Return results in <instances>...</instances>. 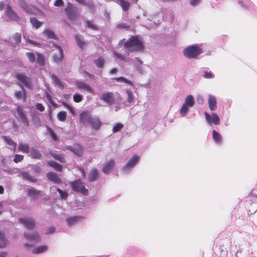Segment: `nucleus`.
Masks as SVG:
<instances>
[{"instance_id":"f257e3e1","label":"nucleus","mask_w":257,"mask_h":257,"mask_svg":"<svg viewBox=\"0 0 257 257\" xmlns=\"http://www.w3.org/2000/svg\"><path fill=\"white\" fill-rule=\"evenodd\" d=\"M124 47L128 52L142 51L144 48L142 40L138 36H133L124 44Z\"/></svg>"},{"instance_id":"f03ea898","label":"nucleus","mask_w":257,"mask_h":257,"mask_svg":"<svg viewBox=\"0 0 257 257\" xmlns=\"http://www.w3.org/2000/svg\"><path fill=\"white\" fill-rule=\"evenodd\" d=\"M202 52V49L196 45L188 47L183 50L184 56L189 59L197 58Z\"/></svg>"},{"instance_id":"7ed1b4c3","label":"nucleus","mask_w":257,"mask_h":257,"mask_svg":"<svg viewBox=\"0 0 257 257\" xmlns=\"http://www.w3.org/2000/svg\"><path fill=\"white\" fill-rule=\"evenodd\" d=\"M70 185L72 189L76 192H80L85 195L88 193V190L85 188L83 183L79 180L72 182Z\"/></svg>"},{"instance_id":"20e7f679","label":"nucleus","mask_w":257,"mask_h":257,"mask_svg":"<svg viewBox=\"0 0 257 257\" xmlns=\"http://www.w3.org/2000/svg\"><path fill=\"white\" fill-rule=\"evenodd\" d=\"M53 47L54 48L53 49L54 61L57 63L59 62L63 58V50L60 46L54 44L53 45Z\"/></svg>"},{"instance_id":"39448f33","label":"nucleus","mask_w":257,"mask_h":257,"mask_svg":"<svg viewBox=\"0 0 257 257\" xmlns=\"http://www.w3.org/2000/svg\"><path fill=\"white\" fill-rule=\"evenodd\" d=\"M140 157L137 155H134L128 161L126 165L122 169L123 173H127L130 172V170L133 168L139 162Z\"/></svg>"},{"instance_id":"423d86ee","label":"nucleus","mask_w":257,"mask_h":257,"mask_svg":"<svg viewBox=\"0 0 257 257\" xmlns=\"http://www.w3.org/2000/svg\"><path fill=\"white\" fill-rule=\"evenodd\" d=\"M100 99L106 103L108 105H112L115 103L114 94L112 92L103 93L101 94Z\"/></svg>"},{"instance_id":"0eeeda50","label":"nucleus","mask_w":257,"mask_h":257,"mask_svg":"<svg viewBox=\"0 0 257 257\" xmlns=\"http://www.w3.org/2000/svg\"><path fill=\"white\" fill-rule=\"evenodd\" d=\"M67 16L72 21H75L77 19L78 13L76 8L71 5L68 6L65 10Z\"/></svg>"},{"instance_id":"6e6552de","label":"nucleus","mask_w":257,"mask_h":257,"mask_svg":"<svg viewBox=\"0 0 257 257\" xmlns=\"http://www.w3.org/2000/svg\"><path fill=\"white\" fill-rule=\"evenodd\" d=\"M19 222L28 229H33L35 226V221L31 217H24L19 219Z\"/></svg>"},{"instance_id":"1a4fd4ad","label":"nucleus","mask_w":257,"mask_h":257,"mask_svg":"<svg viewBox=\"0 0 257 257\" xmlns=\"http://www.w3.org/2000/svg\"><path fill=\"white\" fill-rule=\"evenodd\" d=\"M204 114L206 120L209 124H210L211 123H213L215 125L219 124L220 118L216 113H212L210 115L207 112H205Z\"/></svg>"},{"instance_id":"9d476101","label":"nucleus","mask_w":257,"mask_h":257,"mask_svg":"<svg viewBox=\"0 0 257 257\" xmlns=\"http://www.w3.org/2000/svg\"><path fill=\"white\" fill-rule=\"evenodd\" d=\"M5 14L11 20L18 21L19 19V17L12 10L10 5L7 6Z\"/></svg>"},{"instance_id":"9b49d317","label":"nucleus","mask_w":257,"mask_h":257,"mask_svg":"<svg viewBox=\"0 0 257 257\" xmlns=\"http://www.w3.org/2000/svg\"><path fill=\"white\" fill-rule=\"evenodd\" d=\"M24 235L27 240L30 241L37 243L40 240V236L37 232L31 233H24Z\"/></svg>"},{"instance_id":"f8f14e48","label":"nucleus","mask_w":257,"mask_h":257,"mask_svg":"<svg viewBox=\"0 0 257 257\" xmlns=\"http://www.w3.org/2000/svg\"><path fill=\"white\" fill-rule=\"evenodd\" d=\"M16 78L22 82L26 87H30L31 82L30 79L26 76L22 74H17L15 75Z\"/></svg>"},{"instance_id":"ddd939ff","label":"nucleus","mask_w":257,"mask_h":257,"mask_svg":"<svg viewBox=\"0 0 257 257\" xmlns=\"http://www.w3.org/2000/svg\"><path fill=\"white\" fill-rule=\"evenodd\" d=\"M115 165V161L112 160H109L103 167L102 171L105 174H108L112 169Z\"/></svg>"},{"instance_id":"4468645a","label":"nucleus","mask_w":257,"mask_h":257,"mask_svg":"<svg viewBox=\"0 0 257 257\" xmlns=\"http://www.w3.org/2000/svg\"><path fill=\"white\" fill-rule=\"evenodd\" d=\"M92 117L88 112L84 111L80 114L79 119L81 122L86 124L89 123Z\"/></svg>"},{"instance_id":"2eb2a0df","label":"nucleus","mask_w":257,"mask_h":257,"mask_svg":"<svg viewBox=\"0 0 257 257\" xmlns=\"http://www.w3.org/2000/svg\"><path fill=\"white\" fill-rule=\"evenodd\" d=\"M68 149L78 157H80L83 154V149L79 145H75L73 147H68Z\"/></svg>"},{"instance_id":"dca6fc26","label":"nucleus","mask_w":257,"mask_h":257,"mask_svg":"<svg viewBox=\"0 0 257 257\" xmlns=\"http://www.w3.org/2000/svg\"><path fill=\"white\" fill-rule=\"evenodd\" d=\"M94 130H98L101 125V122L97 117H92L88 123Z\"/></svg>"},{"instance_id":"f3484780","label":"nucleus","mask_w":257,"mask_h":257,"mask_svg":"<svg viewBox=\"0 0 257 257\" xmlns=\"http://www.w3.org/2000/svg\"><path fill=\"white\" fill-rule=\"evenodd\" d=\"M208 106L211 110H215L217 107L216 98L212 95H208Z\"/></svg>"},{"instance_id":"a211bd4d","label":"nucleus","mask_w":257,"mask_h":257,"mask_svg":"<svg viewBox=\"0 0 257 257\" xmlns=\"http://www.w3.org/2000/svg\"><path fill=\"white\" fill-rule=\"evenodd\" d=\"M17 111L19 117H20L21 121L26 126L29 125V121L27 120V118L24 112H23L22 109L18 106L17 108Z\"/></svg>"},{"instance_id":"6ab92c4d","label":"nucleus","mask_w":257,"mask_h":257,"mask_svg":"<svg viewBox=\"0 0 257 257\" xmlns=\"http://www.w3.org/2000/svg\"><path fill=\"white\" fill-rule=\"evenodd\" d=\"M83 217L81 216H74L67 218L66 221L68 225L72 226L81 221Z\"/></svg>"},{"instance_id":"aec40b11","label":"nucleus","mask_w":257,"mask_h":257,"mask_svg":"<svg viewBox=\"0 0 257 257\" xmlns=\"http://www.w3.org/2000/svg\"><path fill=\"white\" fill-rule=\"evenodd\" d=\"M47 177L49 180L54 182L55 183H60L61 182V179L54 173H48L47 174Z\"/></svg>"},{"instance_id":"412c9836","label":"nucleus","mask_w":257,"mask_h":257,"mask_svg":"<svg viewBox=\"0 0 257 257\" xmlns=\"http://www.w3.org/2000/svg\"><path fill=\"white\" fill-rule=\"evenodd\" d=\"M76 85L79 89H84L90 93L93 92V90L91 88V87L84 82L81 81H77L76 82Z\"/></svg>"},{"instance_id":"4be33fe9","label":"nucleus","mask_w":257,"mask_h":257,"mask_svg":"<svg viewBox=\"0 0 257 257\" xmlns=\"http://www.w3.org/2000/svg\"><path fill=\"white\" fill-rule=\"evenodd\" d=\"M20 176L25 180L32 182L37 181V179L32 176L31 174L27 172H22L20 173Z\"/></svg>"},{"instance_id":"5701e85b","label":"nucleus","mask_w":257,"mask_h":257,"mask_svg":"<svg viewBox=\"0 0 257 257\" xmlns=\"http://www.w3.org/2000/svg\"><path fill=\"white\" fill-rule=\"evenodd\" d=\"M98 176V171L96 169L93 168L88 174V180L90 181H94Z\"/></svg>"},{"instance_id":"b1692460","label":"nucleus","mask_w":257,"mask_h":257,"mask_svg":"<svg viewBox=\"0 0 257 257\" xmlns=\"http://www.w3.org/2000/svg\"><path fill=\"white\" fill-rule=\"evenodd\" d=\"M48 249V246L43 245L34 248L32 252L33 254H38L45 252Z\"/></svg>"},{"instance_id":"393cba45","label":"nucleus","mask_w":257,"mask_h":257,"mask_svg":"<svg viewBox=\"0 0 257 257\" xmlns=\"http://www.w3.org/2000/svg\"><path fill=\"white\" fill-rule=\"evenodd\" d=\"M117 4L119 5L123 11H126L128 10L130 4V3L125 0H117Z\"/></svg>"},{"instance_id":"a878e982","label":"nucleus","mask_w":257,"mask_h":257,"mask_svg":"<svg viewBox=\"0 0 257 257\" xmlns=\"http://www.w3.org/2000/svg\"><path fill=\"white\" fill-rule=\"evenodd\" d=\"M194 104V100L192 95H189L186 97L185 100V102L183 104L185 105L190 107H192Z\"/></svg>"},{"instance_id":"bb28decb","label":"nucleus","mask_w":257,"mask_h":257,"mask_svg":"<svg viewBox=\"0 0 257 257\" xmlns=\"http://www.w3.org/2000/svg\"><path fill=\"white\" fill-rule=\"evenodd\" d=\"M28 195L31 197H36L40 195L41 192L34 188L31 187L27 190Z\"/></svg>"},{"instance_id":"cd10ccee","label":"nucleus","mask_w":257,"mask_h":257,"mask_svg":"<svg viewBox=\"0 0 257 257\" xmlns=\"http://www.w3.org/2000/svg\"><path fill=\"white\" fill-rule=\"evenodd\" d=\"M18 149L19 151L24 153H28L29 152V146L27 144L20 143Z\"/></svg>"},{"instance_id":"c85d7f7f","label":"nucleus","mask_w":257,"mask_h":257,"mask_svg":"<svg viewBox=\"0 0 257 257\" xmlns=\"http://www.w3.org/2000/svg\"><path fill=\"white\" fill-rule=\"evenodd\" d=\"M75 39L77 45L81 49H83L86 46V43L82 39L79 35H75Z\"/></svg>"},{"instance_id":"c756f323","label":"nucleus","mask_w":257,"mask_h":257,"mask_svg":"<svg viewBox=\"0 0 257 257\" xmlns=\"http://www.w3.org/2000/svg\"><path fill=\"white\" fill-rule=\"evenodd\" d=\"M212 137L215 142L218 144H220L222 142V138L220 135L216 131L213 130L212 132Z\"/></svg>"},{"instance_id":"7c9ffc66","label":"nucleus","mask_w":257,"mask_h":257,"mask_svg":"<svg viewBox=\"0 0 257 257\" xmlns=\"http://www.w3.org/2000/svg\"><path fill=\"white\" fill-rule=\"evenodd\" d=\"M7 245L6 239L4 233L0 230V248H4Z\"/></svg>"},{"instance_id":"2f4dec72","label":"nucleus","mask_w":257,"mask_h":257,"mask_svg":"<svg viewBox=\"0 0 257 257\" xmlns=\"http://www.w3.org/2000/svg\"><path fill=\"white\" fill-rule=\"evenodd\" d=\"M48 164L49 166L54 168L56 171H61L62 166L60 164H58V163L53 161H51L48 162Z\"/></svg>"},{"instance_id":"473e14b6","label":"nucleus","mask_w":257,"mask_h":257,"mask_svg":"<svg viewBox=\"0 0 257 257\" xmlns=\"http://www.w3.org/2000/svg\"><path fill=\"white\" fill-rule=\"evenodd\" d=\"M2 138L3 140L5 141L8 145L14 148V150L16 149L17 144L15 143L10 138L6 136H3Z\"/></svg>"},{"instance_id":"72a5a7b5","label":"nucleus","mask_w":257,"mask_h":257,"mask_svg":"<svg viewBox=\"0 0 257 257\" xmlns=\"http://www.w3.org/2000/svg\"><path fill=\"white\" fill-rule=\"evenodd\" d=\"M30 22L33 27L38 29L41 27L42 23L38 21L36 18H33L30 19Z\"/></svg>"},{"instance_id":"f704fd0d","label":"nucleus","mask_w":257,"mask_h":257,"mask_svg":"<svg viewBox=\"0 0 257 257\" xmlns=\"http://www.w3.org/2000/svg\"><path fill=\"white\" fill-rule=\"evenodd\" d=\"M31 155L32 158L34 159H39L41 158L42 155L40 152L38 150H36L34 149H32L31 150Z\"/></svg>"},{"instance_id":"c9c22d12","label":"nucleus","mask_w":257,"mask_h":257,"mask_svg":"<svg viewBox=\"0 0 257 257\" xmlns=\"http://www.w3.org/2000/svg\"><path fill=\"white\" fill-rule=\"evenodd\" d=\"M44 35L49 38L56 39V36L54 32L49 29H47L43 32Z\"/></svg>"},{"instance_id":"e433bc0d","label":"nucleus","mask_w":257,"mask_h":257,"mask_svg":"<svg viewBox=\"0 0 257 257\" xmlns=\"http://www.w3.org/2000/svg\"><path fill=\"white\" fill-rule=\"evenodd\" d=\"M13 40L14 41L15 46L19 45L21 42V35L20 34L16 33L13 36Z\"/></svg>"},{"instance_id":"4c0bfd02","label":"nucleus","mask_w":257,"mask_h":257,"mask_svg":"<svg viewBox=\"0 0 257 257\" xmlns=\"http://www.w3.org/2000/svg\"><path fill=\"white\" fill-rule=\"evenodd\" d=\"M115 80L117 81V82H123V83H126L130 85H133V82L130 80H128L127 79L123 77H117V78H116L115 79Z\"/></svg>"},{"instance_id":"58836bf2","label":"nucleus","mask_w":257,"mask_h":257,"mask_svg":"<svg viewBox=\"0 0 257 257\" xmlns=\"http://www.w3.org/2000/svg\"><path fill=\"white\" fill-rule=\"evenodd\" d=\"M21 87L22 88V90L23 92L21 91H17L15 93V96L18 99H21L23 95H24V100H25L26 99V92L25 90L24 89L23 87L21 86Z\"/></svg>"},{"instance_id":"ea45409f","label":"nucleus","mask_w":257,"mask_h":257,"mask_svg":"<svg viewBox=\"0 0 257 257\" xmlns=\"http://www.w3.org/2000/svg\"><path fill=\"white\" fill-rule=\"evenodd\" d=\"M67 114L65 111L59 112L57 114V118L61 121H64L66 118Z\"/></svg>"},{"instance_id":"a19ab883","label":"nucleus","mask_w":257,"mask_h":257,"mask_svg":"<svg viewBox=\"0 0 257 257\" xmlns=\"http://www.w3.org/2000/svg\"><path fill=\"white\" fill-rule=\"evenodd\" d=\"M189 106L183 104L180 110V114L182 116H184L189 109Z\"/></svg>"},{"instance_id":"79ce46f5","label":"nucleus","mask_w":257,"mask_h":257,"mask_svg":"<svg viewBox=\"0 0 257 257\" xmlns=\"http://www.w3.org/2000/svg\"><path fill=\"white\" fill-rule=\"evenodd\" d=\"M47 132L51 135L52 139L54 141H57L58 138L56 134L53 131V130L48 126H47Z\"/></svg>"},{"instance_id":"37998d69","label":"nucleus","mask_w":257,"mask_h":257,"mask_svg":"<svg viewBox=\"0 0 257 257\" xmlns=\"http://www.w3.org/2000/svg\"><path fill=\"white\" fill-rule=\"evenodd\" d=\"M37 61L38 64L41 65H43L45 63L44 56L40 54H37Z\"/></svg>"},{"instance_id":"c03bdc74","label":"nucleus","mask_w":257,"mask_h":257,"mask_svg":"<svg viewBox=\"0 0 257 257\" xmlns=\"http://www.w3.org/2000/svg\"><path fill=\"white\" fill-rule=\"evenodd\" d=\"M94 63L98 67L101 68L103 65L104 60L102 58L100 57L97 59L95 60Z\"/></svg>"},{"instance_id":"a18cd8bd","label":"nucleus","mask_w":257,"mask_h":257,"mask_svg":"<svg viewBox=\"0 0 257 257\" xmlns=\"http://www.w3.org/2000/svg\"><path fill=\"white\" fill-rule=\"evenodd\" d=\"M52 156L56 160L59 161V162L61 163H64L65 162V159L63 157V156L60 154H52Z\"/></svg>"},{"instance_id":"49530a36","label":"nucleus","mask_w":257,"mask_h":257,"mask_svg":"<svg viewBox=\"0 0 257 257\" xmlns=\"http://www.w3.org/2000/svg\"><path fill=\"white\" fill-rule=\"evenodd\" d=\"M52 79H53V81L57 85H58L61 88H63V86L62 84L61 83V82H60V81L59 80V79L58 78V77L56 76L53 75L52 76Z\"/></svg>"},{"instance_id":"de8ad7c7","label":"nucleus","mask_w":257,"mask_h":257,"mask_svg":"<svg viewBox=\"0 0 257 257\" xmlns=\"http://www.w3.org/2000/svg\"><path fill=\"white\" fill-rule=\"evenodd\" d=\"M57 190L58 191V192H59L60 196H61V199H66V198H67L68 197V193L66 191H64L63 190H62L61 189L57 188Z\"/></svg>"},{"instance_id":"09e8293b","label":"nucleus","mask_w":257,"mask_h":257,"mask_svg":"<svg viewBox=\"0 0 257 257\" xmlns=\"http://www.w3.org/2000/svg\"><path fill=\"white\" fill-rule=\"evenodd\" d=\"M123 125L120 123H117L112 128V131L113 133H116L119 132L121 128L123 127Z\"/></svg>"},{"instance_id":"8fccbe9b","label":"nucleus","mask_w":257,"mask_h":257,"mask_svg":"<svg viewBox=\"0 0 257 257\" xmlns=\"http://www.w3.org/2000/svg\"><path fill=\"white\" fill-rule=\"evenodd\" d=\"M126 93L128 96L127 102L128 103H132L134 100L133 92L131 90H127Z\"/></svg>"},{"instance_id":"3c124183","label":"nucleus","mask_w":257,"mask_h":257,"mask_svg":"<svg viewBox=\"0 0 257 257\" xmlns=\"http://www.w3.org/2000/svg\"><path fill=\"white\" fill-rule=\"evenodd\" d=\"M26 55L28 57L29 61L31 62H34L35 61L36 57L33 53L27 52Z\"/></svg>"},{"instance_id":"603ef678","label":"nucleus","mask_w":257,"mask_h":257,"mask_svg":"<svg viewBox=\"0 0 257 257\" xmlns=\"http://www.w3.org/2000/svg\"><path fill=\"white\" fill-rule=\"evenodd\" d=\"M23 159L24 156L17 154L15 156L14 161L15 163H18L19 162H21L23 160Z\"/></svg>"},{"instance_id":"864d4df0","label":"nucleus","mask_w":257,"mask_h":257,"mask_svg":"<svg viewBox=\"0 0 257 257\" xmlns=\"http://www.w3.org/2000/svg\"><path fill=\"white\" fill-rule=\"evenodd\" d=\"M73 100L76 102H79L82 100V95L79 94H75L73 95Z\"/></svg>"},{"instance_id":"5fc2aeb1","label":"nucleus","mask_w":257,"mask_h":257,"mask_svg":"<svg viewBox=\"0 0 257 257\" xmlns=\"http://www.w3.org/2000/svg\"><path fill=\"white\" fill-rule=\"evenodd\" d=\"M114 54L117 58L119 59L120 60L123 61L124 62H127V60L122 54L117 52H114Z\"/></svg>"},{"instance_id":"6e6d98bb","label":"nucleus","mask_w":257,"mask_h":257,"mask_svg":"<svg viewBox=\"0 0 257 257\" xmlns=\"http://www.w3.org/2000/svg\"><path fill=\"white\" fill-rule=\"evenodd\" d=\"M63 105H64V106H65V108H67L68 110H70L71 113L72 115H74L75 114V112L73 108L71 106H70L68 103H63Z\"/></svg>"},{"instance_id":"4d7b16f0","label":"nucleus","mask_w":257,"mask_h":257,"mask_svg":"<svg viewBox=\"0 0 257 257\" xmlns=\"http://www.w3.org/2000/svg\"><path fill=\"white\" fill-rule=\"evenodd\" d=\"M197 101L198 104H202L204 102V98L201 95H198L197 96Z\"/></svg>"},{"instance_id":"13d9d810","label":"nucleus","mask_w":257,"mask_h":257,"mask_svg":"<svg viewBox=\"0 0 257 257\" xmlns=\"http://www.w3.org/2000/svg\"><path fill=\"white\" fill-rule=\"evenodd\" d=\"M136 70L139 71L140 73L143 74L144 73V70L142 66L141 65H138L137 64H136Z\"/></svg>"},{"instance_id":"bf43d9fd","label":"nucleus","mask_w":257,"mask_h":257,"mask_svg":"<svg viewBox=\"0 0 257 257\" xmlns=\"http://www.w3.org/2000/svg\"><path fill=\"white\" fill-rule=\"evenodd\" d=\"M64 4L63 1L62 0H56L54 3V6L56 7H61L63 6Z\"/></svg>"},{"instance_id":"052dcab7","label":"nucleus","mask_w":257,"mask_h":257,"mask_svg":"<svg viewBox=\"0 0 257 257\" xmlns=\"http://www.w3.org/2000/svg\"><path fill=\"white\" fill-rule=\"evenodd\" d=\"M201 0H190V4L193 6L198 5Z\"/></svg>"},{"instance_id":"680f3d73","label":"nucleus","mask_w":257,"mask_h":257,"mask_svg":"<svg viewBox=\"0 0 257 257\" xmlns=\"http://www.w3.org/2000/svg\"><path fill=\"white\" fill-rule=\"evenodd\" d=\"M36 108L40 111H43L45 110L44 107L41 103H37L36 105Z\"/></svg>"},{"instance_id":"e2e57ef3","label":"nucleus","mask_w":257,"mask_h":257,"mask_svg":"<svg viewBox=\"0 0 257 257\" xmlns=\"http://www.w3.org/2000/svg\"><path fill=\"white\" fill-rule=\"evenodd\" d=\"M203 77L205 78H213V75L211 72H205L204 73Z\"/></svg>"},{"instance_id":"0e129e2a","label":"nucleus","mask_w":257,"mask_h":257,"mask_svg":"<svg viewBox=\"0 0 257 257\" xmlns=\"http://www.w3.org/2000/svg\"><path fill=\"white\" fill-rule=\"evenodd\" d=\"M116 27L119 29H127L129 28L128 26L125 24H119L117 25Z\"/></svg>"},{"instance_id":"69168bd1","label":"nucleus","mask_w":257,"mask_h":257,"mask_svg":"<svg viewBox=\"0 0 257 257\" xmlns=\"http://www.w3.org/2000/svg\"><path fill=\"white\" fill-rule=\"evenodd\" d=\"M87 26L89 28L92 29H96V27L94 26V25L93 24V23L92 22L87 21Z\"/></svg>"},{"instance_id":"338daca9","label":"nucleus","mask_w":257,"mask_h":257,"mask_svg":"<svg viewBox=\"0 0 257 257\" xmlns=\"http://www.w3.org/2000/svg\"><path fill=\"white\" fill-rule=\"evenodd\" d=\"M33 171L36 173H39L41 171V169L39 166H35L33 167Z\"/></svg>"},{"instance_id":"774afa93","label":"nucleus","mask_w":257,"mask_h":257,"mask_svg":"<svg viewBox=\"0 0 257 257\" xmlns=\"http://www.w3.org/2000/svg\"><path fill=\"white\" fill-rule=\"evenodd\" d=\"M46 97L47 98L48 100H49V101H50V102L52 104V105H54V103L52 101V98H51V97L50 96V95L48 94H47L46 95Z\"/></svg>"}]
</instances>
